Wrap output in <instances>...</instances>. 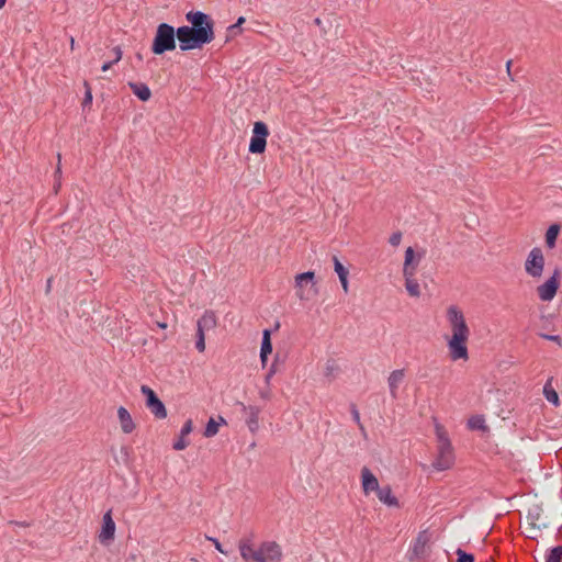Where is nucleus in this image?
<instances>
[{"label": "nucleus", "mask_w": 562, "mask_h": 562, "mask_svg": "<svg viewBox=\"0 0 562 562\" xmlns=\"http://www.w3.org/2000/svg\"><path fill=\"white\" fill-rule=\"evenodd\" d=\"M186 20L190 25L179 26L181 52L202 49L214 41L215 22L210 14L191 10L186 13Z\"/></svg>", "instance_id": "1"}, {"label": "nucleus", "mask_w": 562, "mask_h": 562, "mask_svg": "<svg viewBox=\"0 0 562 562\" xmlns=\"http://www.w3.org/2000/svg\"><path fill=\"white\" fill-rule=\"evenodd\" d=\"M447 318L450 323L452 336L448 340L450 358L453 361L468 360L469 351L467 341L470 336V329L465 323L464 315L456 305H451L447 310Z\"/></svg>", "instance_id": "2"}, {"label": "nucleus", "mask_w": 562, "mask_h": 562, "mask_svg": "<svg viewBox=\"0 0 562 562\" xmlns=\"http://www.w3.org/2000/svg\"><path fill=\"white\" fill-rule=\"evenodd\" d=\"M181 49V35L179 27H175L166 22L159 23L156 27V33L151 42L150 50L154 55H164L167 52H172L177 47Z\"/></svg>", "instance_id": "3"}, {"label": "nucleus", "mask_w": 562, "mask_h": 562, "mask_svg": "<svg viewBox=\"0 0 562 562\" xmlns=\"http://www.w3.org/2000/svg\"><path fill=\"white\" fill-rule=\"evenodd\" d=\"M269 136V128L262 121L254 123L252 135L249 143V153L263 154L267 147V138Z\"/></svg>", "instance_id": "4"}, {"label": "nucleus", "mask_w": 562, "mask_h": 562, "mask_svg": "<svg viewBox=\"0 0 562 562\" xmlns=\"http://www.w3.org/2000/svg\"><path fill=\"white\" fill-rule=\"evenodd\" d=\"M140 392L145 396L146 407L154 414V416L158 419L166 418L167 408L156 392L148 385H142Z\"/></svg>", "instance_id": "5"}, {"label": "nucleus", "mask_w": 562, "mask_h": 562, "mask_svg": "<svg viewBox=\"0 0 562 562\" xmlns=\"http://www.w3.org/2000/svg\"><path fill=\"white\" fill-rule=\"evenodd\" d=\"M544 267V257L541 248L535 247L530 250L526 262L525 270L532 278L541 277Z\"/></svg>", "instance_id": "6"}, {"label": "nucleus", "mask_w": 562, "mask_h": 562, "mask_svg": "<svg viewBox=\"0 0 562 562\" xmlns=\"http://www.w3.org/2000/svg\"><path fill=\"white\" fill-rule=\"evenodd\" d=\"M428 542L429 536L427 531H420L407 552L408 560L411 562L425 560L428 555Z\"/></svg>", "instance_id": "7"}, {"label": "nucleus", "mask_w": 562, "mask_h": 562, "mask_svg": "<svg viewBox=\"0 0 562 562\" xmlns=\"http://www.w3.org/2000/svg\"><path fill=\"white\" fill-rule=\"evenodd\" d=\"M454 463V453L452 446L448 447L443 443L442 447H437V457L432 461L431 467L437 471H445L450 469Z\"/></svg>", "instance_id": "8"}, {"label": "nucleus", "mask_w": 562, "mask_h": 562, "mask_svg": "<svg viewBox=\"0 0 562 562\" xmlns=\"http://www.w3.org/2000/svg\"><path fill=\"white\" fill-rule=\"evenodd\" d=\"M560 271L555 269L553 274L541 285L538 286V295L541 301L549 302L555 296L560 286Z\"/></svg>", "instance_id": "9"}, {"label": "nucleus", "mask_w": 562, "mask_h": 562, "mask_svg": "<svg viewBox=\"0 0 562 562\" xmlns=\"http://www.w3.org/2000/svg\"><path fill=\"white\" fill-rule=\"evenodd\" d=\"M115 529L116 526L112 517V509H109L102 517L101 530L98 536L100 543L109 546L114 540Z\"/></svg>", "instance_id": "10"}, {"label": "nucleus", "mask_w": 562, "mask_h": 562, "mask_svg": "<svg viewBox=\"0 0 562 562\" xmlns=\"http://www.w3.org/2000/svg\"><path fill=\"white\" fill-rule=\"evenodd\" d=\"M308 283H311L313 295H316L318 290L316 288L315 273L313 271L302 272L295 277V286L297 289L296 294L301 300L310 299V293L305 294L303 290V288Z\"/></svg>", "instance_id": "11"}, {"label": "nucleus", "mask_w": 562, "mask_h": 562, "mask_svg": "<svg viewBox=\"0 0 562 562\" xmlns=\"http://www.w3.org/2000/svg\"><path fill=\"white\" fill-rule=\"evenodd\" d=\"M241 412L245 414V423L249 431L255 435L259 429V414L261 408L255 405H245L243 402H237Z\"/></svg>", "instance_id": "12"}, {"label": "nucleus", "mask_w": 562, "mask_h": 562, "mask_svg": "<svg viewBox=\"0 0 562 562\" xmlns=\"http://www.w3.org/2000/svg\"><path fill=\"white\" fill-rule=\"evenodd\" d=\"M238 549L240 552V557L246 561H254V562H266L265 555H262V552L258 550H255L251 544V538H241L238 542Z\"/></svg>", "instance_id": "13"}, {"label": "nucleus", "mask_w": 562, "mask_h": 562, "mask_svg": "<svg viewBox=\"0 0 562 562\" xmlns=\"http://www.w3.org/2000/svg\"><path fill=\"white\" fill-rule=\"evenodd\" d=\"M426 250L422 249L417 252L412 247H407L405 250L403 274L414 273L416 274L417 268L420 260L425 257Z\"/></svg>", "instance_id": "14"}, {"label": "nucleus", "mask_w": 562, "mask_h": 562, "mask_svg": "<svg viewBox=\"0 0 562 562\" xmlns=\"http://www.w3.org/2000/svg\"><path fill=\"white\" fill-rule=\"evenodd\" d=\"M259 551L265 555L266 562H280L282 559L281 547L276 541H265L261 543Z\"/></svg>", "instance_id": "15"}, {"label": "nucleus", "mask_w": 562, "mask_h": 562, "mask_svg": "<svg viewBox=\"0 0 562 562\" xmlns=\"http://www.w3.org/2000/svg\"><path fill=\"white\" fill-rule=\"evenodd\" d=\"M361 487L364 495H369L371 492H376L380 487L376 476L367 467L361 469Z\"/></svg>", "instance_id": "16"}, {"label": "nucleus", "mask_w": 562, "mask_h": 562, "mask_svg": "<svg viewBox=\"0 0 562 562\" xmlns=\"http://www.w3.org/2000/svg\"><path fill=\"white\" fill-rule=\"evenodd\" d=\"M271 329H263L261 347H260V361L262 367L267 366L268 357L272 353Z\"/></svg>", "instance_id": "17"}, {"label": "nucleus", "mask_w": 562, "mask_h": 562, "mask_svg": "<svg viewBox=\"0 0 562 562\" xmlns=\"http://www.w3.org/2000/svg\"><path fill=\"white\" fill-rule=\"evenodd\" d=\"M193 429V423L192 419H188L184 422L180 435L178 439L172 443V448L177 451L184 450L189 446V440L186 439V436H188Z\"/></svg>", "instance_id": "18"}, {"label": "nucleus", "mask_w": 562, "mask_h": 562, "mask_svg": "<svg viewBox=\"0 0 562 562\" xmlns=\"http://www.w3.org/2000/svg\"><path fill=\"white\" fill-rule=\"evenodd\" d=\"M376 497L380 502L383 504L390 506V507H398L400 503L396 496L393 495L392 488L390 485L380 486L376 492Z\"/></svg>", "instance_id": "19"}, {"label": "nucleus", "mask_w": 562, "mask_h": 562, "mask_svg": "<svg viewBox=\"0 0 562 562\" xmlns=\"http://www.w3.org/2000/svg\"><path fill=\"white\" fill-rule=\"evenodd\" d=\"M333 263H334V270L338 274V278L341 283V288H342L344 292L348 293V291H349V282H348L349 271H348V269L341 263V261L338 259L337 256H333Z\"/></svg>", "instance_id": "20"}, {"label": "nucleus", "mask_w": 562, "mask_h": 562, "mask_svg": "<svg viewBox=\"0 0 562 562\" xmlns=\"http://www.w3.org/2000/svg\"><path fill=\"white\" fill-rule=\"evenodd\" d=\"M117 417L120 420L121 429L124 434H131L135 429V423L133 422V418L130 414V412L123 407L120 406L117 409Z\"/></svg>", "instance_id": "21"}, {"label": "nucleus", "mask_w": 562, "mask_h": 562, "mask_svg": "<svg viewBox=\"0 0 562 562\" xmlns=\"http://www.w3.org/2000/svg\"><path fill=\"white\" fill-rule=\"evenodd\" d=\"M405 376V370L404 369H397L391 372L387 383L390 389V394L393 398L397 397V389L398 385L402 383Z\"/></svg>", "instance_id": "22"}, {"label": "nucleus", "mask_w": 562, "mask_h": 562, "mask_svg": "<svg viewBox=\"0 0 562 562\" xmlns=\"http://www.w3.org/2000/svg\"><path fill=\"white\" fill-rule=\"evenodd\" d=\"M127 86L140 101L146 102L151 98V91L146 83L130 81Z\"/></svg>", "instance_id": "23"}, {"label": "nucleus", "mask_w": 562, "mask_h": 562, "mask_svg": "<svg viewBox=\"0 0 562 562\" xmlns=\"http://www.w3.org/2000/svg\"><path fill=\"white\" fill-rule=\"evenodd\" d=\"M226 424V419L222 416H218V420H215L213 417H211L205 425L203 436L206 438L214 437L215 435H217L220 426Z\"/></svg>", "instance_id": "24"}, {"label": "nucleus", "mask_w": 562, "mask_h": 562, "mask_svg": "<svg viewBox=\"0 0 562 562\" xmlns=\"http://www.w3.org/2000/svg\"><path fill=\"white\" fill-rule=\"evenodd\" d=\"M561 232V225L558 223L551 224L546 232V245L552 249L555 247L558 236Z\"/></svg>", "instance_id": "25"}, {"label": "nucleus", "mask_w": 562, "mask_h": 562, "mask_svg": "<svg viewBox=\"0 0 562 562\" xmlns=\"http://www.w3.org/2000/svg\"><path fill=\"white\" fill-rule=\"evenodd\" d=\"M217 319L212 311H205L204 314L199 318L198 326L204 330H210L216 327Z\"/></svg>", "instance_id": "26"}, {"label": "nucleus", "mask_w": 562, "mask_h": 562, "mask_svg": "<svg viewBox=\"0 0 562 562\" xmlns=\"http://www.w3.org/2000/svg\"><path fill=\"white\" fill-rule=\"evenodd\" d=\"M403 277L405 279V288H406V291L408 292V294L414 297H419L420 289H419V284H418L417 280L415 279V274L407 273V274H403Z\"/></svg>", "instance_id": "27"}, {"label": "nucleus", "mask_w": 562, "mask_h": 562, "mask_svg": "<svg viewBox=\"0 0 562 562\" xmlns=\"http://www.w3.org/2000/svg\"><path fill=\"white\" fill-rule=\"evenodd\" d=\"M468 427L471 430L490 431L483 415H473L468 419Z\"/></svg>", "instance_id": "28"}, {"label": "nucleus", "mask_w": 562, "mask_h": 562, "mask_svg": "<svg viewBox=\"0 0 562 562\" xmlns=\"http://www.w3.org/2000/svg\"><path fill=\"white\" fill-rule=\"evenodd\" d=\"M245 22H246V19L244 16H239L234 24H232L227 27L225 43L229 42L231 40H233L234 37H236L237 35H239L241 33V25Z\"/></svg>", "instance_id": "29"}, {"label": "nucleus", "mask_w": 562, "mask_h": 562, "mask_svg": "<svg viewBox=\"0 0 562 562\" xmlns=\"http://www.w3.org/2000/svg\"><path fill=\"white\" fill-rule=\"evenodd\" d=\"M543 394H544L547 401L552 403L554 406H558L560 404L559 394L551 386L550 380L543 386Z\"/></svg>", "instance_id": "30"}, {"label": "nucleus", "mask_w": 562, "mask_h": 562, "mask_svg": "<svg viewBox=\"0 0 562 562\" xmlns=\"http://www.w3.org/2000/svg\"><path fill=\"white\" fill-rule=\"evenodd\" d=\"M546 562H562V546H555L547 550Z\"/></svg>", "instance_id": "31"}, {"label": "nucleus", "mask_w": 562, "mask_h": 562, "mask_svg": "<svg viewBox=\"0 0 562 562\" xmlns=\"http://www.w3.org/2000/svg\"><path fill=\"white\" fill-rule=\"evenodd\" d=\"M436 436H437V441H438L437 447H442L443 443H446L448 447L452 446L451 441L448 437V432L446 431L443 426L436 425Z\"/></svg>", "instance_id": "32"}, {"label": "nucleus", "mask_w": 562, "mask_h": 562, "mask_svg": "<svg viewBox=\"0 0 562 562\" xmlns=\"http://www.w3.org/2000/svg\"><path fill=\"white\" fill-rule=\"evenodd\" d=\"M83 86H85V97H83L81 105H82V109L86 110L87 108L91 106L93 97H92L91 86L87 80H85Z\"/></svg>", "instance_id": "33"}, {"label": "nucleus", "mask_w": 562, "mask_h": 562, "mask_svg": "<svg viewBox=\"0 0 562 562\" xmlns=\"http://www.w3.org/2000/svg\"><path fill=\"white\" fill-rule=\"evenodd\" d=\"M457 560L456 562H474L475 558L474 554L469 553L461 548H458L456 551Z\"/></svg>", "instance_id": "34"}, {"label": "nucleus", "mask_w": 562, "mask_h": 562, "mask_svg": "<svg viewBox=\"0 0 562 562\" xmlns=\"http://www.w3.org/2000/svg\"><path fill=\"white\" fill-rule=\"evenodd\" d=\"M350 413H351V415H352V419H353V420L356 422V424L359 426L360 430H361L362 432H364V427H363V425H362V424H361V422H360V414H359V411H358V408H357V405H356V404H353V403H351V404H350Z\"/></svg>", "instance_id": "35"}, {"label": "nucleus", "mask_w": 562, "mask_h": 562, "mask_svg": "<svg viewBox=\"0 0 562 562\" xmlns=\"http://www.w3.org/2000/svg\"><path fill=\"white\" fill-rule=\"evenodd\" d=\"M538 335L542 339L553 341V342L558 344L560 347H562V338L559 335H550V334H544V333H539Z\"/></svg>", "instance_id": "36"}, {"label": "nucleus", "mask_w": 562, "mask_h": 562, "mask_svg": "<svg viewBox=\"0 0 562 562\" xmlns=\"http://www.w3.org/2000/svg\"><path fill=\"white\" fill-rule=\"evenodd\" d=\"M401 240H402V233L398 231V232H394L390 238H389V243L393 246V247H396L401 244Z\"/></svg>", "instance_id": "37"}, {"label": "nucleus", "mask_w": 562, "mask_h": 562, "mask_svg": "<svg viewBox=\"0 0 562 562\" xmlns=\"http://www.w3.org/2000/svg\"><path fill=\"white\" fill-rule=\"evenodd\" d=\"M207 539H209L210 541H212V543L214 544L215 549H216L218 552L224 553V554H227V552L223 550L222 543L218 541V539H217V538L209 537Z\"/></svg>", "instance_id": "38"}, {"label": "nucleus", "mask_w": 562, "mask_h": 562, "mask_svg": "<svg viewBox=\"0 0 562 562\" xmlns=\"http://www.w3.org/2000/svg\"><path fill=\"white\" fill-rule=\"evenodd\" d=\"M113 54H114V59L112 60V63H119L122 58V49L120 46H115L113 47L112 49Z\"/></svg>", "instance_id": "39"}, {"label": "nucleus", "mask_w": 562, "mask_h": 562, "mask_svg": "<svg viewBox=\"0 0 562 562\" xmlns=\"http://www.w3.org/2000/svg\"><path fill=\"white\" fill-rule=\"evenodd\" d=\"M195 348L203 352L205 350V338H200L195 340Z\"/></svg>", "instance_id": "40"}, {"label": "nucleus", "mask_w": 562, "mask_h": 562, "mask_svg": "<svg viewBox=\"0 0 562 562\" xmlns=\"http://www.w3.org/2000/svg\"><path fill=\"white\" fill-rule=\"evenodd\" d=\"M274 373H276V364L272 363L271 368L269 369L268 373L266 374L267 384H269L270 379L273 376Z\"/></svg>", "instance_id": "41"}, {"label": "nucleus", "mask_w": 562, "mask_h": 562, "mask_svg": "<svg viewBox=\"0 0 562 562\" xmlns=\"http://www.w3.org/2000/svg\"><path fill=\"white\" fill-rule=\"evenodd\" d=\"M259 395L262 400H270L271 398V391L269 389L260 390Z\"/></svg>", "instance_id": "42"}, {"label": "nucleus", "mask_w": 562, "mask_h": 562, "mask_svg": "<svg viewBox=\"0 0 562 562\" xmlns=\"http://www.w3.org/2000/svg\"><path fill=\"white\" fill-rule=\"evenodd\" d=\"M114 64H115V63H112V60L106 61V63H104V64L102 65L101 70H102V71H108V70H109V69H110Z\"/></svg>", "instance_id": "43"}, {"label": "nucleus", "mask_w": 562, "mask_h": 562, "mask_svg": "<svg viewBox=\"0 0 562 562\" xmlns=\"http://www.w3.org/2000/svg\"><path fill=\"white\" fill-rule=\"evenodd\" d=\"M528 517H529L532 521L538 520V519H539V517H540V513H539V510H538V509H537L536 514H532L531 512H529Z\"/></svg>", "instance_id": "44"}, {"label": "nucleus", "mask_w": 562, "mask_h": 562, "mask_svg": "<svg viewBox=\"0 0 562 562\" xmlns=\"http://www.w3.org/2000/svg\"><path fill=\"white\" fill-rule=\"evenodd\" d=\"M10 524H13V525H16V526H20V527H29L30 526V524L27 521L12 520V521H10Z\"/></svg>", "instance_id": "45"}, {"label": "nucleus", "mask_w": 562, "mask_h": 562, "mask_svg": "<svg viewBox=\"0 0 562 562\" xmlns=\"http://www.w3.org/2000/svg\"><path fill=\"white\" fill-rule=\"evenodd\" d=\"M200 338H205L204 336V329L201 328L200 326H198V329H196V339H200Z\"/></svg>", "instance_id": "46"}, {"label": "nucleus", "mask_w": 562, "mask_h": 562, "mask_svg": "<svg viewBox=\"0 0 562 562\" xmlns=\"http://www.w3.org/2000/svg\"><path fill=\"white\" fill-rule=\"evenodd\" d=\"M128 451H130V448H128V447H126V446H123V447L121 448V452H122V453H124L125 456H128Z\"/></svg>", "instance_id": "47"}, {"label": "nucleus", "mask_w": 562, "mask_h": 562, "mask_svg": "<svg viewBox=\"0 0 562 562\" xmlns=\"http://www.w3.org/2000/svg\"><path fill=\"white\" fill-rule=\"evenodd\" d=\"M61 170H60V154H58V165H57V169H56V172L55 173H60Z\"/></svg>", "instance_id": "48"}, {"label": "nucleus", "mask_w": 562, "mask_h": 562, "mask_svg": "<svg viewBox=\"0 0 562 562\" xmlns=\"http://www.w3.org/2000/svg\"><path fill=\"white\" fill-rule=\"evenodd\" d=\"M50 284H52V279L49 278V279L47 280V284H46V292H49V290H50Z\"/></svg>", "instance_id": "49"}, {"label": "nucleus", "mask_w": 562, "mask_h": 562, "mask_svg": "<svg viewBox=\"0 0 562 562\" xmlns=\"http://www.w3.org/2000/svg\"><path fill=\"white\" fill-rule=\"evenodd\" d=\"M136 58H137L139 61H142V60H143V56H142V54H140V53H137V54H136Z\"/></svg>", "instance_id": "50"}, {"label": "nucleus", "mask_w": 562, "mask_h": 562, "mask_svg": "<svg viewBox=\"0 0 562 562\" xmlns=\"http://www.w3.org/2000/svg\"><path fill=\"white\" fill-rule=\"evenodd\" d=\"M7 0H0V9H2L5 4Z\"/></svg>", "instance_id": "51"}, {"label": "nucleus", "mask_w": 562, "mask_h": 562, "mask_svg": "<svg viewBox=\"0 0 562 562\" xmlns=\"http://www.w3.org/2000/svg\"><path fill=\"white\" fill-rule=\"evenodd\" d=\"M512 63H513L512 60H508V61L506 63V67H507V70H508V71H509V69H510V65H512Z\"/></svg>", "instance_id": "52"}, {"label": "nucleus", "mask_w": 562, "mask_h": 562, "mask_svg": "<svg viewBox=\"0 0 562 562\" xmlns=\"http://www.w3.org/2000/svg\"><path fill=\"white\" fill-rule=\"evenodd\" d=\"M158 325H159V327H161V328H166V327H167V324H166V323H159Z\"/></svg>", "instance_id": "53"}, {"label": "nucleus", "mask_w": 562, "mask_h": 562, "mask_svg": "<svg viewBox=\"0 0 562 562\" xmlns=\"http://www.w3.org/2000/svg\"><path fill=\"white\" fill-rule=\"evenodd\" d=\"M279 327H280V323L277 322L276 325H274V330L279 329Z\"/></svg>", "instance_id": "54"}, {"label": "nucleus", "mask_w": 562, "mask_h": 562, "mask_svg": "<svg viewBox=\"0 0 562 562\" xmlns=\"http://www.w3.org/2000/svg\"><path fill=\"white\" fill-rule=\"evenodd\" d=\"M315 23H316V24H319V23H321V20L317 18V19L315 20Z\"/></svg>", "instance_id": "55"}]
</instances>
